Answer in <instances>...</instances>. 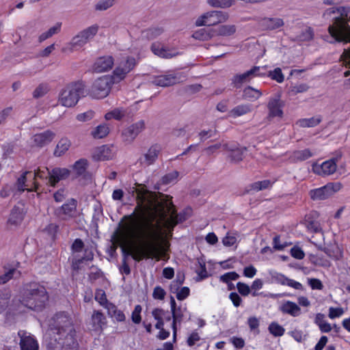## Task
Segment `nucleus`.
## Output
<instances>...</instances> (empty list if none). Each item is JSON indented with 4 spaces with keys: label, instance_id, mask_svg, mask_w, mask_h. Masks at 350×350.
I'll use <instances>...</instances> for the list:
<instances>
[{
    "label": "nucleus",
    "instance_id": "f257e3e1",
    "mask_svg": "<svg viewBox=\"0 0 350 350\" xmlns=\"http://www.w3.org/2000/svg\"><path fill=\"white\" fill-rule=\"evenodd\" d=\"M152 220L148 224V231L137 234L131 224H125L118 228L112 235L113 250L119 246L124 255L120 271L126 275L131 273V269L126 262V256L139 262L143 259L155 258L157 260L167 257V249L159 242L162 239L161 228L157 223L154 225Z\"/></svg>",
    "mask_w": 350,
    "mask_h": 350
},
{
    "label": "nucleus",
    "instance_id": "f03ea898",
    "mask_svg": "<svg viewBox=\"0 0 350 350\" xmlns=\"http://www.w3.org/2000/svg\"><path fill=\"white\" fill-rule=\"evenodd\" d=\"M49 299L44 286L38 282H29L23 284L19 291V301L25 308L35 312H42Z\"/></svg>",
    "mask_w": 350,
    "mask_h": 350
},
{
    "label": "nucleus",
    "instance_id": "7ed1b4c3",
    "mask_svg": "<svg viewBox=\"0 0 350 350\" xmlns=\"http://www.w3.org/2000/svg\"><path fill=\"white\" fill-rule=\"evenodd\" d=\"M52 321L51 330L57 336L55 340L58 344L63 347H75L78 345L72 320L67 312L56 313Z\"/></svg>",
    "mask_w": 350,
    "mask_h": 350
},
{
    "label": "nucleus",
    "instance_id": "20e7f679",
    "mask_svg": "<svg viewBox=\"0 0 350 350\" xmlns=\"http://www.w3.org/2000/svg\"><path fill=\"white\" fill-rule=\"evenodd\" d=\"M334 14V22L328 27V32L335 41L350 42V17L343 7L331 8L323 14L326 18Z\"/></svg>",
    "mask_w": 350,
    "mask_h": 350
},
{
    "label": "nucleus",
    "instance_id": "39448f33",
    "mask_svg": "<svg viewBox=\"0 0 350 350\" xmlns=\"http://www.w3.org/2000/svg\"><path fill=\"white\" fill-rule=\"evenodd\" d=\"M157 211H158V213L159 215L160 221H157L156 224L157 223H159L160 224V226H161V221L165 219L169 213H170V221H171L172 223V228H174L178 224L182 223L187 219L185 213H180L178 214L176 213L175 206L174 205V204L171 200H165V202H159L157 205ZM155 219H156V215L152 214L151 216L150 217L149 219H148V221L146 222L145 230H144V232L145 233H146V232L148 230V224L152 220V223L153 224V221L155 220ZM153 224L155 225V224ZM161 233H162L163 239L159 240V242L160 243H161L163 245H164L167 250L168 247H169V243L166 241L165 244V245L163 244V242L165 241V240L163 238V232L162 227H161Z\"/></svg>",
    "mask_w": 350,
    "mask_h": 350
},
{
    "label": "nucleus",
    "instance_id": "423d86ee",
    "mask_svg": "<svg viewBox=\"0 0 350 350\" xmlns=\"http://www.w3.org/2000/svg\"><path fill=\"white\" fill-rule=\"evenodd\" d=\"M85 83L77 81L67 84L59 92L58 102L64 107L75 106L81 97L85 96Z\"/></svg>",
    "mask_w": 350,
    "mask_h": 350
},
{
    "label": "nucleus",
    "instance_id": "0eeeda50",
    "mask_svg": "<svg viewBox=\"0 0 350 350\" xmlns=\"http://www.w3.org/2000/svg\"><path fill=\"white\" fill-rule=\"evenodd\" d=\"M114 83V77L111 75H104L96 79L89 90V95L96 99L107 97Z\"/></svg>",
    "mask_w": 350,
    "mask_h": 350
},
{
    "label": "nucleus",
    "instance_id": "6e6552de",
    "mask_svg": "<svg viewBox=\"0 0 350 350\" xmlns=\"http://www.w3.org/2000/svg\"><path fill=\"white\" fill-rule=\"evenodd\" d=\"M228 19V13L222 11H211L200 16L196 21L198 27L214 26Z\"/></svg>",
    "mask_w": 350,
    "mask_h": 350
},
{
    "label": "nucleus",
    "instance_id": "1a4fd4ad",
    "mask_svg": "<svg viewBox=\"0 0 350 350\" xmlns=\"http://www.w3.org/2000/svg\"><path fill=\"white\" fill-rule=\"evenodd\" d=\"M77 201L70 198L55 211V215L60 220L67 221L77 216Z\"/></svg>",
    "mask_w": 350,
    "mask_h": 350
},
{
    "label": "nucleus",
    "instance_id": "9d476101",
    "mask_svg": "<svg viewBox=\"0 0 350 350\" xmlns=\"http://www.w3.org/2000/svg\"><path fill=\"white\" fill-rule=\"evenodd\" d=\"M137 60L134 57L126 56L121 60L113 71V77L119 81L124 80L126 75L137 66Z\"/></svg>",
    "mask_w": 350,
    "mask_h": 350
},
{
    "label": "nucleus",
    "instance_id": "9b49d317",
    "mask_svg": "<svg viewBox=\"0 0 350 350\" xmlns=\"http://www.w3.org/2000/svg\"><path fill=\"white\" fill-rule=\"evenodd\" d=\"M338 161L337 157H334L321 164L314 163L312 165V170L314 174L321 176L332 175L336 171Z\"/></svg>",
    "mask_w": 350,
    "mask_h": 350
},
{
    "label": "nucleus",
    "instance_id": "f8f14e48",
    "mask_svg": "<svg viewBox=\"0 0 350 350\" xmlns=\"http://www.w3.org/2000/svg\"><path fill=\"white\" fill-rule=\"evenodd\" d=\"M32 172L26 171L23 172L16 180V186L19 191H42L40 189V183L38 181H29L27 183L28 178H31Z\"/></svg>",
    "mask_w": 350,
    "mask_h": 350
},
{
    "label": "nucleus",
    "instance_id": "ddd939ff",
    "mask_svg": "<svg viewBox=\"0 0 350 350\" xmlns=\"http://www.w3.org/2000/svg\"><path fill=\"white\" fill-rule=\"evenodd\" d=\"M146 192L138 191L137 196V206H135L134 211L130 215H124L122 220H129L133 223L135 222L141 216H143L146 210V206L144 204L146 201Z\"/></svg>",
    "mask_w": 350,
    "mask_h": 350
},
{
    "label": "nucleus",
    "instance_id": "4468645a",
    "mask_svg": "<svg viewBox=\"0 0 350 350\" xmlns=\"http://www.w3.org/2000/svg\"><path fill=\"white\" fill-rule=\"evenodd\" d=\"M284 106V102L280 99V95L278 94L274 98H271L267 104L268 109V120H271L274 118L283 117V107Z\"/></svg>",
    "mask_w": 350,
    "mask_h": 350
},
{
    "label": "nucleus",
    "instance_id": "2eb2a0df",
    "mask_svg": "<svg viewBox=\"0 0 350 350\" xmlns=\"http://www.w3.org/2000/svg\"><path fill=\"white\" fill-rule=\"evenodd\" d=\"M145 123L143 120L135 122L124 129L122 137L124 142L131 143L144 129Z\"/></svg>",
    "mask_w": 350,
    "mask_h": 350
},
{
    "label": "nucleus",
    "instance_id": "dca6fc26",
    "mask_svg": "<svg viewBox=\"0 0 350 350\" xmlns=\"http://www.w3.org/2000/svg\"><path fill=\"white\" fill-rule=\"evenodd\" d=\"M20 337L19 346L21 350H38L39 344L36 338L31 334H27L25 331H19L18 333Z\"/></svg>",
    "mask_w": 350,
    "mask_h": 350
},
{
    "label": "nucleus",
    "instance_id": "f3484780",
    "mask_svg": "<svg viewBox=\"0 0 350 350\" xmlns=\"http://www.w3.org/2000/svg\"><path fill=\"white\" fill-rule=\"evenodd\" d=\"M319 214L317 211H311L305 216L304 224L310 232L319 233L322 232V228L318 221Z\"/></svg>",
    "mask_w": 350,
    "mask_h": 350
},
{
    "label": "nucleus",
    "instance_id": "a211bd4d",
    "mask_svg": "<svg viewBox=\"0 0 350 350\" xmlns=\"http://www.w3.org/2000/svg\"><path fill=\"white\" fill-rule=\"evenodd\" d=\"M114 64V59L111 55L99 57L93 65L96 72H104L110 70Z\"/></svg>",
    "mask_w": 350,
    "mask_h": 350
},
{
    "label": "nucleus",
    "instance_id": "6ab92c4d",
    "mask_svg": "<svg viewBox=\"0 0 350 350\" xmlns=\"http://www.w3.org/2000/svg\"><path fill=\"white\" fill-rule=\"evenodd\" d=\"M70 174V171L67 168L55 167L51 170L49 178V185L55 187L60 180L66 179Z\"/></svg>",
    "mask_w": 350,
    "mask_h": 350
},
{
    "label": "nucleus",
    "instance_id": "aec40b11",
    "mask_svg": "<svg viewBox=\"0 0 350 350\" xmlns=\"http://www.w3.org/2000/svg\"><path fill=\"white\" fill-rule=\"evenodd\" d=\"M55 136V133L50 130L44 131L43 133H37L33 136V141L36 146L43 147L51 143Z\"/></svg>",
    "mask_w": 350,
    "mask_h": 350
},
{
    "label": "nucleus",
    "instance_id": "412c9836",
    "mask_svg": "<svg viewBox=\"0 0 350 350\" xmlns=\"http://www.w3.org/2000/svg\"><path fill=\"white\" fill-rule=\"evenodd\" d=\"M112 149L108 145H103L96 148L93 157L96 161H107L113 158Z\"/></svg>",
    "mask_w": 350,
    "mask_h": 350
},
{
    "label": "nucleus",
    "instance_id": "4be33fe9",
    "mask_svg": "<svg viewBox=\"0 0 350 350\" xmlns=\"http://www.w3.org/2000/svg\"><path fill=\"white\" fill-rule=\"evenodd\" d=\"M237 27L234 25H221L213 28L214 37H229L235 33Z\"/></svg>",
    "mask_w": 350,
    "mask_h": 350
},
{
    "label": "nucleus",
    "instance_id": "5701e85b",
    "mask_svg": "<svg viewBox=\"0 0 350 350\" xmlns=\"http://www.w3.org/2000/svg\"><path fill=\"white\" fill-rule=\"evenodd\" d=\"M107 314L109 317L113 319L117 322H124L126 316L124 312L118 309V306L113 303L108 304L106 306Z\"/></svg>",
    "mask_w": 350,
    "mask_h": 350
},
{
    "label": "nucleus",
    "instance_id": "b1692460",
    "mask_svg": "<svg viewBox=\"0 0 350 350\" xmlns=\"http://www.w3.org/2000/svg\"><path fill=\"white\" fill-rule=\"evenodd\" d=\"M274 279L278 284L281 285L288 286L296 290H303V285L293 279L286 277L284 274L278 273L274 276Z\"/></svg>",
    "mask_w": 350,
    "mask_h": 350
},
{
    "label": "nucleus",
    "instance_id": "393cba45",
    "mask_svg": "<svg viewBox=\"0 0 350 350\" xmlns=\"http://www.w3.org/2000/svg\"><path fill=\"white\" fill-rule=\"evenodd\" d=\"M161 150V148L158 144L152 145L148 150V152L144 155V160L142 163H145L147 165H152L157 160L159 152Z\"/></svg>",
    "mask_w": 350,
    "mask_h": 350
},
{
    "label": "nucleus",
    "instance_id": "a878e982",
    "mask_svg": "<svg viewBox=\"0 0 350 350\" xmlns=\"http://www.w3.org/2000/svg\"><path fill=\"white\" fill-rule=\"evenodd\" d=\"M284 25L280 18H264L260 21V25L267 30H275Z\"/></svg>",
    "mask_w": 350,
    "mask_h": 350
},
{
    "label": "nucleus",
    "instance_id": "bb28decb",
    "mask_svg": "<svg viewBox=\"0 0 350 350\" xmlns=\"http://www.w3.org/2000/svg\"><path fill=\"white\" fill-rule=\"evenodd\" d=\"M280 311L284 314H288L295 317L301 314V308L293 301H286L280 306Z\"/></svg>",
    "mask_w": 350,
    "mask_h": 350
},
{
    "label": "nucleus",
    "instance_id": "cd10ccee",
    "mask_svg": "<svg viewBox=\"0 0 350 350\" xmlns=\"http://www.w3.org/2000/svg\"><path fill=\"white\" fill-rule=\"evenodd\" d=\"M186 310V308H182L180 306H179L176 308L174 310L172 311L173 318L172 328L173 330V338L174 340H176L177 334L176 323H178L180 324L183 321L184 317V312Z\"/></svg>",
    "mask_w": 350,
    "mask_h": 350
},
{
    "label": "nucleus",
    "instance_id": "c85d7f7f",
    "mask_svg": "<svg viewBox=\"0 0 350 350\" xmlns=\"http://www.w3.org/2000/svg\"><path fill=\"white\" fill-rule=\"evenodd\" d=\"M276 182V179L273 180H263L260 181H256L250 184L246 189V193H249L251 191H259L261 190L270 189L273 187L274 183Z\"/></svg>",
    "mask_w": 350,
    "mask_h": 350
},
{
    "label": "nucleus",
    "instance_id": "c756f323",
    "mask_svg": "<svg viewBox=\"0 0 350 350\" xmlns=\"http://www.w3.org/2000/svg\"><path fill=\"white\" fill-rule=\"evenodd\" d=\"M314 155V153L309 149L295 150L290 156V159L295 163L304 161Z\"/></svg>",
    "mask_w": 350,
    "mask_h": 350
},
{
    "label": "nucleus",
    "instance_id": "7c9ffc66",
    "mask_svg": "<svg viewBox=\"0 0 350 350\" xmlns=\"http://www.w3.org/2000/svg\"><path fill=\"white\" fill-rule=\"evenodd\" d=\"M25 211L23 208L18 206H14L11 211V213L8 219V221L11 224L18 225L24 219Z\"/></svg>",
    "mask_w": 350,
    "mask_h": 350
},
{
    "label": "nucleus",
    "instance_id": "2f4dec72",
    "mask_svg": "<svg viewBox=\"0 0 350 350\" xmlns=\"http://www.w3.org/2000/svg\"><path fill=\"white\" fill-rule=\"evenodd\" d=\"M92 321L95 329H99L102 330L103 327L107 325V319L100 310H94L92 314Z\"/></svg>",
    "mask_w": 350,
    "mask_h": 350
},
{
    "label": "nucleus",
    "instance_id": "473e14b6",
    "mask_svg": "<svg viewBox=\"0 0 350 350\" xmlns=\"http://www.w3.org/2000/svg\"><path fill=\"white\" fill-rule=\"evenodd\" d=\"M262 95L260 90L256 89L252 86H247L243 89V97L244 99L254 101L260 98Z\"/></svg>",
    "mask_w": 350,
    "mask_h": 350
},
{
    "label": "nucleus",
    "instance_id": "72a5a7b5",
    "mask_svg": "<svg viewBox=\"0 0 350 350\" xmlns=\"http://www.w3.org/2000/svg\"><path fill=\"white\" fill-rule=\"evenodd\" d=\"M71 146L70 141L66 138H62L56 145L53 154L55 157H61L64 155L70 148Z\"/></svg>",
    "mask_w": 350,
    "mask_h": 350
},
{
    "label": "nucleus",
    "instance_id": "f704fd0d",
    "mask_svg": "<svg viewBox=\"0 0 350 350\" xmlns=\"http://www.w3.org/2000/svg\"><path fill=\"white\" fill-rule=\"evenodd\" d=\"M50 176L51 171L47 167H44L43 169L38 168L33 173L32 172L31 179L32 181H38V179H40L46 185H49Z\"/></svg>",
    "mask_w": 350,
    "mask_h": 350
},
{
    "label": "nucleus",
    "instance_id": "c9c22d12",
    "mask_svg": "<svg viewBox=\"0 0 350 350\" xmlns=\"http://www.w3.org/2000/svg\"><path fill=\"white\" fill-rule=\"evenodd\" d=\"M310 194L311 198L314 200H325L331 196L326 185L321 187L311 190Z\"/></svg>",
    "mask_w": 350,
    "mask_h": 350
},
{
    "label": "nucleus",
    "instance_id": "e433bc0d",
    "mask_svg": "<svg viewBox=\"0 0 350 350\" xmlns=\"http://www.w3.org/2000/svg\"><path fill=\"white\" fill-rule=\"evenodd\" d=\"M254 77L250 70L242 74H237L232 78V83L236 88H240L243 83L250 82Z\"/></svg>",
    "mask_w": 350,
    "mask_h": 350
},
{
    "label": "nucleus",
    "instance_id": "4c0bfd02",
    "mask_svg": "<svg viewBox=\"0 0 350 350\" xmlns=\"http://www.w3.org/2000/svg\"><path fill=\"white\" fill-rule=\"evenodd\" d=\"M252 111L251 105L249 104H242L236 106L229 112L230 116L232 118H237L243 115L247 114Z\"/></svg>",
    "mask_w": 350,
    "mask_h": 350
},
{
    "label": "nucleus",
    "instance_id": "58836bf2",
    "mask_svg": "<svg viewBox=\"0 0 350 350\" xmlns=\"http://www.w3.org/2000/svg\"><path fill=\"white\" fill-rule=\"evenodd\" d=\"M192 37L196 40H208L214 37L213 32V28L206 29V28H202L198 31H196L193 35Z\"/></svg>",
    "mask_w": 350,
    "mask_h": 350
},
{
    "label": "nucleus",
    "instance_id": "ea45409f",
    "mask_svg": "<svg viewBox=\"0 0 350 350\" xmlns=\"http://www.w3.org/2000/svg\"><path fill=\"white\" fill-rule=\"evenodd\" d=\"M150 49L152 52L159 57L163 58H170L172 57L169 51L164 48L159 42L152 43Z\"/></svg>",
    "mask_w": 350,
    "mask_h": 350
},
{
    "label": "nucleus",
    "instance_id": "a19ab883",
    "mask_svg": "<svg viewBox=\"0 0 350 350\" xmlns=\"http://www.w3.org/2000/svg\"><path fill=\"white\" fill-rule=\"evenodd\" d=\"M176 81V77L172 75H161L155 79L156 84L161 87L173 85Z\"/></svg>",
    "mask_w": 350,
    "mask_h": 350
},
{
    "label": "nucleus",
    "instance_id": "79ce46f5",
    "mask_svg": "<svg viewBox=\"0 0 350 350\" xmlns=\"http://www.w3.org/2000/svg\"><path fill=\"white\" fill-rule=\"evenodd\" d=\"M88 167V161L85 159H80L77 161L72 165V170L77 176L83 175Z\"/></svg>",
    "mask_w": 350,
    "mask_h": 350
},
{
    "label": "nucleus",
    "instance_id": "37998d69",
    "mask_svg": "<svg viewBox=\"0 0 350 350\" xmlns=\"http://www.w3.org/2000/svg\"><path fill=\"white\" fill-rule=\"evenodd\" d=\"M321 120V116H317L310 118L301 119L298 121V123L301 127H314L319 124Z\"/></svg>",
    "mask_w": 350,
    "mask_h": 350
},
{
    "label": "nucleus",
    "instance_id": "c03bdc74",
    "mask_svg": "<svg viewBox=\"0 0 350 350\" xmlns=\"http://www.w3.org/2000/svg\"><path fill=\"white\" fill-rule=\"evenodd\" d=\"M109 133V129L106 124H100L92 132V135L95 139H102Z\"/></svg>",
    "mask_w": 350,
    "mask_h": 350
},
{
    "label": "nucleus",
    "instance_id": "a18cd8bd",
    "mask_svg": "<svg viewBox=\"0 0 350 350\" xmlns=\"http://www.w3.org/2000/svg\"><path fill=\"white\" fill-rule=\"evenodd\" d=\"M268 330L275 337H280L285 333V329L277 322H271L268 327Z\"/></svg>",
    "mask_w": 350,
    "mask_h": 350
},
{
    "label": "nucleus",
    "instance_id": "49530a36",
    "mask_svg": "<svg viewBox=\"0 0 350 350\" xmlns=\"http://www.w3.org/2000/svg\"><path fill=\"white\" fill-rule=\"evenodd\" d=\"M98 30V26L97 25H94L81 31L79 33L81 34V36L84 37V41L88 42L90 39L93 38L97 33Z\"/></svg>",
    "mask_w": 350,
    "mask_h": 350
},
{
    "label": "nucleus",
    "instance_id": "de8ad7c7",
    "mask_svg": "<svg viewBox=\"0 0 350 350\" xmlns=\"http://www.w3.org/2000/svg\"><path fill=\"white\" fill-rule=\"evenodd\" d=\"M15 274H17V276L19 277L21 275V271H18L16 268H12L4 274L0 275V285L9 282L14 277Z\"/></svg>",
    "mask_w": 350,
    "mask_h": 350
},
{
    "label": "nucleus",
    "instance_id": "09e8293b",
    "mask_svg": "<svg viewBox=\"0 0 350 350\" xmlns=\"http://www.w3.org/2000/svg\"><path fill=\"white\" fill-rule=\"evenodd\" d=\"M94 298L95 300L105 308H106L108 304L111 303L107 300L105 291L100 288L96 289Z\"/></svg>",
    "mask_w": 350,
    "mask_h": 350
},
{
    "label": "nucleus",
    "instance_id": "8fccbe9b",
    "mask_svg": "<svg viewBox=\"0 0 350 350\" xmlns=\"http://www.w3.org/2000/svg\"><path fill=\"white\" fill-rule=\"evenodd\" d=\"M267 77H270L271 79L280 83L284 81V75L280 68H276L273 70L269 71Z\"/></svg>",
    "mask_w": 350,
    "mask_h": 350
},
{
    "label": "nucleus",
    "instance_id": "3c124183",
    "mask_svg": "<svg viewBox=\"0 0 350 350\" xmlns=\"http://www.w3.org/2000/svg\"><path fill=\"white\" fill-rule=\"evenodd\" d=\"M252 72V77H265L267 76V66H254L250 69Z\"/></svg>",
    "mask_w": 350,
    "mask_h": 350
},
{
    "label": "nucleus",
    "instance_id": "603ef678",
    "mask_svg": "<svg viewBox=\"0 0 350 350\" xmlns=\"http://www.w3.org/2000/svg\"><path fill=\"white\" fill-rule=\"evenodd\" d=\"M247 325L251 332H253L255 334H259L260 329V321L256 317H250L247 319Z\"/></svg>",
    "mask_w": 350,
    "mask_h": 350
},
{
    "label": "nucleus",
    "instance_id": "864d4df0",
    "mask_svg": "<svg viewBox=\"0 0 350 350\" xmlns=\"http://www.w3.org/2000/svg\"><path fill=\"white\" fill-rule=\"evenodd\" d=\"M49 85L46 83H40L33 91V96L38 98L43 96L49 92Z\"/></svg>",
    "mask_w": 350,
    "mask_h": 350
},
{
    "label": "nucleus",
    "instance_id": "5fc2aeb1",
    "mask_svg": "<svg viewBox=\"0 0 350 350\" xmlns=\"http://www.w3.org/2000/svg\"><path fill=\"white\" fill-rule=\"evenodd\" d=\"M229 157L231 162L238 163L243 160V151L241 148H234L230 152Z\"/></svg>",
    "mask_w": 350,
    "mask_h": 350
},
{
    "label": "nucleus",
    "instance_id": "6e6d98bb",
    "mask_svg": "<svg viewBox=\"0 0 350 350\" xmlns=\"http://www.w3.org/2000/svg\"><path fill=\"white\" fill-rule=\"evenodd\" d=\"M208 4L215 8H229L233 0H207Z\"/></svg>",
    "mask_w": 350,
    "mask_h": 350
},
{
    "label": "nucleus",
    "instance_id": "4d7b16f0",
    "mask_svg": "<svg viewBox=\"0 0 350 350\" xmlns=\"http://www.w3.org/2000/svg\"><path fill=\"white\" fill-rule=\"evenodd\" d=\"M239 278V275L235 271L226 273L220 276V281L224 283L229 284L232 280H236Z\"/></svg>",
    "mask_w": 350,
    "mask_h": 350
},
{
    "label": "nucleus",
    "instance_id": "13d9d810",
    "mask_svg": "<svg viewBox=\"0 0 350 350\" xmlns=\"http://www.w3.org/2000/svg\"><path fill=\"white\" fill-rule=\"evenodd\" d=\"M142 308L140 305H136L131 313V320L135 324H139L142 321L141 312Z\"/></svg>",
    "mask_w": 350,
    "mask_h": 350
},
{
    "label": "nucleus",
    "instance_id": "bf43d9fd",
    "mask_svg": "<svg viewBox=\"0 0 350 350\" xmlns=\"http://www.w3.org/2000/svg\"><path fill=\"white\" fill-rule=\"evenodd\" d=\"M314 36V30L311 27H308L300 35V39L302 41H310Z\"/></svg>",
    "mask_w": 350,
    "mask_h": 350
},
{
    "label": "nucleus",
    "instance_id": "052dcab7",
    "mask_svg": "<svg viewBox=\"0 0 350 350\" xmlns=\"http://www.w3.org/2000/svg\"><path fill=\"white\" fill-rule=\"evenodd\" d=\"M166 293L165 290L160 286H157L154 288L152 292V297L154 299L163 300L165 297Z\"/></svg>",
    "mask_w": 350,
    "mask_h": 350
},
{
    "label": "nucleus",
    "instance_id": "680f3d73",
    "mask_svg": "<svg viewBox=\"0 0 350 350\" xmlns=\"http://www.w3.org/2000/svg\"><path fill=\"white\" fill-rule=\"evenodd\" d=\"M179 173L177 171H174L171 173L165 174L162 178V182L163 184L167 185L174 182L178 177Z\"/></svg>",
    "mask_w": 350,
    "mask_h": 350
},
{
    "label": "nucleus",
    "instance_id": "e2e57ef3",
    "mask_svg": "<svg viewBox=\"0 0 350 350\" xmlns=\"http://www.w3.org/2000/svg\"><path fill=\"white\" fill-rule=\"evenodd\" d=\"M185 281L184 275H177L176 280H173L170 284V291L174 293V291H178L180 286Z\"/></svg>",
    "mask_w": 350,
    "mask_h": 350
},
{
    "label": "nucleus",
    "instance_id": "0e129e2a",
    "mask_svg": "<svg viewBox=\"0 0 350 350\" xmlns=\"http://www.w3.org/2000/svg\"><path fill=\"white\" fill-rule=\"evenodd\" d=\"M237 288L238 290V292L242 295V296H247L250 292V287L246 284L245 283L239 282L237 284Z\"/></svg>",
    "mask_w": 350,
    "mask_h": 350
},
{
    "label": "nucleus",
    "instance_id": "69168bd1",
    "mask_svg": "<svg viewBox=\"0 0 350 350\" xmlns=\"http://www.w3.org/2000/svg\"><path fill=\"white\" fill-rule=\"evenodd\" d=\"M343 313H344V310L340 307H338V308L330 307L329 308L328 317L331 319H334L338 318V317H341L343 314Z\"/></svg>",
    "mask_w": 350,
    "mask_h": 350
},
{
    "label": "nucleus",
    "instance_id": "338daca9",
    "mask_svg": "<svg viewBox=\"0 0 350 350\" xmlns=\"http://www.w3.org/2000/svg\"><path fill=\"white\" fill-rule=\"evenodd\" d=\"M200 340V336L197 330L193 331L187 338V343L189 347H193L196 342Z\"/></svg>",
    "mask_w": 350,
    "mask_h": 350
},
{
    "label": "nucleus",
    "instance_id": "774afa93",
    "mask_svg": "<svg viewBox=\"0 0 350 350\" xmlns=\"http://www.w3.org/2000/svg\"><path fill=\"white\" fill-rule=\"evenodd\" d=\"M84 247V243L81 239H76L71 245V250L74 253L81 252Z\"/></svg>",
    "mask_w": 350,
    "mask_h": 350
}]
</instances>
